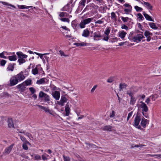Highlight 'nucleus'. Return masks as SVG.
<instances>
[{"instance_id":"f257e3e1","label":"nucleus","mask_w":161,"mask_h":161,"mask_svg":"<svg viewBox=\"0 0 161 161\" xmlns=\"http://www.w3.org/2000/svg\"><path fill=\"white\" fill-rule=\"evenodd\" d=\"M16 54L18 58V61L19 62V65H21L26 62L25 58L27 57V55L24 54L20 52H17Z\"/></svg>"},{"instance_id":"f03ea898","label":"nucleus","mask_w":161,"mask_h":161,"mask_svg":"<svg viewBox=\"0 0 161 161\" xmlns=\"http://www.w3.org/2000/svg\"><path fill=\"white\" fill-rule=\"evenodd\" d=\"M144 38V36L142 34H137L133 38L130 37V36L128 37L130 40L136 43L141 41V40Z\"/></svg>"},{"instance_id":"7ed1b4c3","label":"nucleus","mask_w":161,"mask_h":161,"mask_svg":"<svg viewBox=\"0 0 161 161\" xmlns=\"http://www.w3.org/2000/svg\"><path fill=\"white\" fill-rule=\"evenodd\" d=\"M140 121V116L137 114L135 118L134 123L133 124V125L136 128L142 130H143V129L141 128V126L139 125V123Z\"/></svg>"},{"instance_id":"20e7f679","label":"nucleus","mask_w":161,"mask_h":161,"mask_svg":"<svg viewBox=\"0 0 161 161\" xmlns=\"http://www.w3.org/2000/svg\"><path fill=\"white\" fill-rule=\"evenodd\" d=\"M19 82H20L25 80V78L24 72L22 71L14 75Z\"/></svg>"},{"instance_id":"39448f33","label":"nucleus","mask_w":161,"mask_h":161,"mask_svg":"<svg viewBox=\"0 0 161 161\" xmlns=\"http://www.w3.org/2000/svg\"><path fill=\"white\" fill-rule=\"evenodd\" d=\"M39 97L40 98L44 97V102L48 103L49 104V101L50 100V98L49 95L41 91L39 92Z\"/></svg>"},{"instance_id":"423d86ee","label":"nucleus","mask_w":161,"mask_h":161,"mask_svg":"<svg viewBox=\"0 0 161 161\" xmlns=\"http://www.w3.org/2000/svg\"><path fill=\"white\" fill-rule=\"evenodd\" d=\"M9 81V85L11 86H15L19 83L14 75L10 78Z\"/></svg>"},{"instance_id":"0eeeda50","label":"nucleus","mask_w":161,"mask_h":161,"mask_svg":"<svg viewBox=\"0 0 161 161\" xmlns=\"http://www.w3.org/2000/svg\"><path fill=\"white\" fill-rule=\"evenodd\" d=\"M140 107L142 109V112H146L148 111V108L146 104L142 101L140 102Z\"/></svg>"},{"instance_id":"6e6552de","label":"nucleus","mask_w":161,"mask_h":161,"mask_svg":"<svg viewBox=\"0 0 161 161\" xmlns=\"http://www.w3.org/2000/svg\"><path fill=\"white\" fill-rule=\"evenodd\" d=\"M14 146V144H12L10 145L9 147L5 148L3 152V154L5 155L9 154L13 148Z\"/></svg>"},{"instance_id":"1a4fd4ad","label":"nucleus","mask_w":161,"mask_h":161,"mask_svg":"<svg viewBox=\"0 0 161 161\" xmlns=\"http://www.w3.org/2000/svg\"><path fill=\"white\" fill-rule=\"evenodd\" d=\"M37 106L45 112L51 114H52V111L49 109L48 107H46L39 105H37Z\"/></svg>"},{"instance_id":"9d476101","label":"nucleus","mask_w":161,"mask_h":161,"mask_svg":"<svg viewBox=\"0 0 161 161\" xmlns=\"http://www.w3.org/2000/svg\"><path fill=\"white\" fill-rule=\"evenodd\" d=\"M141 3L144 5V6L147 8V9L150 10H152L153 9V6L151 5L148 2H146L142 0L141 2Z\"/></svg>"},{"instance_id":"9b49d317","label":"nucleus","mask_w":161,"mask_h":161,"mask_svg":"<svg viewBox=\"0 0 161 161\" xmlns=\"http://www.w3.org/2000/svg\"><path fill=\"white\" fill-rule=\"evenodd\" d=\"M93 35V39L94 41L99 40L100 39V38L102 36L99 31L94 32Z\"/></svg>"},{"instance_id":"f8f14e48","label":"nucleus","mask_w":161,"mask_h":161,"mask_svg":"<svg viewBox=\"0 0 161 161\" xmlns=\"http://www.w3.org/2000/svg\"><path fill=\"white\" fill-rule=\"evenodd\" d=\"M67 99L64 96H62L60 101L58 102V104L61 106H63L64 104L67 102Z\"/></svg>"},{"instance_id":"ddd939ff","label":"nucleus","mask_w":161,"mask_h":161,"mask_svg":"<svg viewBox=\"0 0 161 161\" xmlns=\"http://www.w3.org/2000/svg\"><path fill=\"white\" fill-rule=\"evenodd\" d=\"M26 84L25 83L23 82L22 83L18 85L17 87L19 90H21L22 92H24L25 90L26 87Z\"/></svg>"},{"instance_id":"4468645a","label":"nucleus","mask_w":161,"mask_h":161,"mask_svg":"<svg viewBox=\"0 0 161 161\" xmlns=\"http://www.w3.org/2000/svg\"><path fill=\"white\" fill-rule=\"evenodd\" d=\"M149 120L143 118L142 119L141 122V125L144 128L146 127L147 125L149 124Z\"/></svg>"},{"instance_id":"2eb2a0df","label":"nucleus","mask_w":161,"mask_h":161,"mask_svg":"<svg viewBox=\"0 0 161 161\" xmlns=\"http://www.w3.org/2000/svg\"><path fill=\"white\" fill-rule=\"evenodd\" d=\"M53 97L56 100L59 99L60 97V93L59 92L57 91H55L52 94Z\"/></svg>"},{"instance_id":"dca6fc26","label":"nucleus","mask_w":161,"mask_h":161,"mask_svg":"<svg viewBox=\"0 0 161 161\" xmlns=\"http://www.w3.org/2000/svg\"><path fill=\"white\" fill-rule=\"evenodd\" d=\"M78 25L77 21L76 20H74L72 21L71 26L74 29L77 30V27H78Z\"/></svg>"},{"instance_id":"f3484780","label":"nucleus","mask_w":161,"mask_h":161,"mask_svg":"<svg viewBox=\"0 0 161 161\" xmlns=\"http://www.w3.org/2000/svg\"><path fill=\"white\" fill-rule=\"evenodd\" d=\"M47 81V79L46 78H41L36 81V83L38 84H42Z\"/></svg>"},{"instance_id":"a211bd4d","label":"nucleus","mask_w":161,"mask_h":161,"mask_svg":"<svg viewBox=\"0 0 161 161\" xmlns=\"http://www.w3.org/2000/svg\"><path fill=\"white\" fill-rule=\"evenodd\" d=\"M89 31L87 29H86L83 30L82 36L84 37H87L89 36Z\"/></svg>"},{"instance_id":"6ab92c4d","label":"nucleus","mask_w":161,"mask_h":161,"mask_svg":"<svg viewBox=\"0 0 161 161\" xmlns=\"http://www.w3.org/2000/svg\"><path fill=\"white\" fill-rule=\"evenodd\" d=\"M126 34L127 33L124 31H119L118 32V36L123 39L125 38Z\"/></svg>"},{"instance_id":"aec40b11","label":"nucleus","mask_w":161,"mask_h":161,"mask_svg":"<svg viewBox=\"0 0 161 161\" xmlns=\"http://www.w3.org/2000/svg\"><path fill=\"white\" fill-rule=\"evenodd\" d=\"M142 14L147 20L152 21H154L152 19V17L150 16L148 14H147L145 12H142Z\"/></svg>"},{"instance_id":"412c9836","label":"nucleus","mask_w":161,"mask_h":161,"mask_svg":"<svg viewBox=\"0 0 161 161\" xmlns=\"http://www.w3.org/2000/svg\"><path fill=\"white\" fill-rule=\"evenodd\" d=\"M8 126L10 128L14 127V125L13 120L11 119H8L7 121Z\"/></svg>"},{"instance_id":"4be33fe9","label":"nucleus","mask_w":161,"mask_h":161,"mask_svg":"<svg viewBox=\"0 0 161 161\" xmlns=\"http://www.w3.org/2000/svg\"><path fill=\"white\" fill-rule=\"evenodd\" d=\"M28 145H31V144L29 142H26L25 143H23L22 144V148L25 150H27L28 147Z\"/></svg>"},{"instance_id":"5701e85b","label":"nucleus","mask_w":161,"mask_h":161,"mask_svg":"<svg viewBox=\"0 0 161 161\" xmlns=\"http://www.w3.org/2000/svg\"><path fill=\"white\" fill-rule=\"evenodd\" d=\"M59 16L61 17V18L69 16V15L68 14L64 12H60L59 14Z\"/></svg>"},{"instance_id":"b1692460","label":"nucleus","mask_w":161,"mask_h":161,"mask_svg":"<svg viewBox=\"0 0 161 161\" xmlns=\"http://www.w3.org/2000/svg\"><path fill=\"white\" fill-rule=\"evenodd\" d=\"M126 86H127L125 83H120L119 85V91H122L123 89H126Z\"/></svg>"},{"instance_id":"393cba45","label":"nucleus","mask_w":161,"mask_h":161,"mask_svg":"<svg viewBox=\"0 0 161 161\" xmlns=\"http://www.w3.org/2000/svg\"><path fill=\"white\" fill-rule=\"evenodd\" d=\"M59 19L61 20L62 21L64 22H67L68 23H69L70 22L69 16L68 17L61 18H59Z\"/></svg>"},{"instance_id":"a878e982","label":"nucleus","mask_w":161,"mask_h":161,"mask_svg":"<svg viewBox=\"0 0 161 161\" xmlns=\"http://www.w3.org/2000/svg\"><path fill=\"white\" fill-rule=\"evenodd\" d=\"M39 66V65H37L36 67L33 69L32 70V73L34 75H36L38 74V67Z\"/></svg>"},{"instance_id":"bb28decb","label":"nucleus","mask_w":161,"mask_h":161,"mask_svg":"<svg viewBox=\"0 0 161 161\" xmlns=\"http://www.w3.org/2000/svg\"><path fill=\"white\" fill-rule=\"evenodd\" d=\"M69 106L68 103L66 105L65 107V111L66 112V115L67 116L69 115Z\"/></svg>"},{"instance_id":"cd10ccee","label":"nucleus","mask_w":161,"mask_h":161,"mask_svg":"<svg viewBox=\"0 0 161 161\" xmlns=\"http://www.w3.org/2000/svg\"><path fill=\"white\" fill-rule=\"evenodd\" d=\"M112 128V126L110 125H105L103 128V130H104L111 131Z\"/></svg>"},{"instance_id":"c85d7f7f","label":"nucleus","mask_w":161,"mask_h":161,"mask_svg":"<svg viewBox=\"0 0 161 161\" xmlns=\"http://www.w3.org/2000/svg\"><path fill=\"white\" fill-rule=\"evenodd\" d=\"M111 19L112 20L115 21L117 20V16L114 12H112L111 14Z\"/></svg>"},{"instance_id":"c756f323","label":"nucleus","mask_w":161,"mask_h":161,"mask_svg":"<svg viewBox=\"0 0 161 161\" xmlns=\"http://www.w3.org/2000/svg\"><path fill=\"white\" fill-rule=\"evenodd\" d=\"M93 19V18H89L84 19L83 20L84 22L85 23L86 25L89 24V23L91 22V21Z\"/></svg>"},{"instance_id":"7c9ffc66","label":"nucleus","mask_w":161,"mask_h":161,"mask_svg":"<svg viewBox=\"0 0 161 161\" xmlns=\"http://www.w3.org/2000/svg\"><path fill=\"white\" fill-rule=\"evenodd\" d=\"M8 58L9 60L11 61H15L17 60L16 55L9 56L8 57Z\"/></svg>"},{"instance_id":"2f4dec72","label":"nucleus","mask_w":161,"mask_h":161,"mask_svg":"<svg viewBox=\"0 0 161 161\" xmlns=\"http://www.w3.org/2000/svg\"><path fill=\"white\" fill-rule=\"evenodd\" d=\"M87 44V43L82 42L81 43H75L74 44V45L76 46L77 47L83 46H86Z\"/></svg>"},{"instance_id":"473e14b6","label":"nucleus","mask_w":161,"mask_h":161,"mask_svg":"<svg viewBox=\"0 0 161 161\" xmlns=\"http://www.w3.org/2000/svg\"><path fill=\"white\" fill-rule=\"evenodd\" d=\"M18 8L21 9H28L30 7H32V6H27L25 5H18Z\"/></svg>"},{"instance_id":"72a5a7b5","label":"nucleus","mask_w":161,"mask_h":161,"mask_svg":"<svg viewBox=\"0 0 161 161\" xmlns=\"http://www.w3.org/2000/svg\"><path fill=\"white\" fill-rule=\"evenodd\" d=\"M14 66L12 64H10L7 67V69L8 71H12L14 70Z\"/></svg>"},{"instance_id":"f704fd0d","label":"nucleus","mask_w":161,"mask_h":161,"mask_svg":"<svg viewBox=\"0 0 161 161\" xmlns=\"http://www.w3.org/2000/svg\"><path fill=\"white\" fill-rule=\"evenodd\" d=\"M136 101V99L134 97H131L130 101V104L132 105H134V104L135 103Z\"/></svg>"},{"instance_id":"c9c22d12","label":"nucleus","mask_w":161,"mask_h":161,"mask_svg":"<svg viewBox=\"0 0 161 161\" xmlns=\"http://www.w3.org/2000/svg\"><path fill=\"white\" fill-rule=\"evenodd\" d=\"M34 53L36 54L37 55H38L40 58L42 60L44 59V58L43 57V56L44 55H46L47 54H48L49 53H44V54H41V53H39L36 52H34Z\"/></svg>"},{"instance_id":"e433bc0d","label":"nucleus","mask_w":161,"mask_h":161,"mask_svg":"<svg viewBox=\"0 0 161 161\" xmlns=\"http://www.w3.org/2000/svg\"><path fill=\"white\" fill-rule=\"evenodd\" d=\"M149 25L152 29H156L158 28V27L156 26V25L154 23H149Z\"/></svg>"},{"instance_id":"4c0bfd02","label":"nucleus","mask_w":161,"mask_h":161,"mask_svg":"<svg viewBox=\"0 0 161 161\" xmlns=\"http://www.w3.org/2000/svg\"><path fill=\"white\" fill-rule=\"evenodd\" d=\"M134 8L136 11L137 12H141L143 10L142 8L140 7L137 6H135L134 7Z\"/></svg>"},{"instance_id":"58836bf2","label":"nucleus","mask_w":161,"mask_h":161,"mask_svg":"<svg viewBox=\"0 0 161 161\" xmlns=\"http://www.w3.org/2000/svg\"><path fill=\"white\" fill-rule=\"evenodd\" d=\"M149 97L150 98L151 100H152V101H155L156 99L157 98V97L156 95H152Z\"/></svg>"},{"instance_id":"ea45409f","label":"nucleus","mask_w":161,"mask_h":161,"mask_svg":"<svg viewBox=\"0 0 161 161\" xmlns=\"http://www.w3.org/2000/svg\"><path fill=\"white\" fill-rule=\"evenodd\" d=\"M85 25L86 24L83 20L81 21L79 25L80 26L81 28H84L85 27Z\"/></svg>"},{"instance_id":"a19ab883","label":"nucleus","mask_w":161,"mask_h":161,"mask_svg":"<svg viewBox=\"0 0 161 161\" xmlns=\"http://www.w3.org/2000/svg\"><path fill=\"white\" fill-rule=\"evenodd\" d=\"M19 136H20V139L23 142V143H25L26 142H28L24 137L21 136L19 134Z\"/></svg>"},{"instance_id":"79ce46f5","label":"nucleus","mask_w":161,"mask_h":161,"mask_svg":"<svg viewBox=\"0 0 161 161\" xmlns=\"http://www.w3.org/2000/svg\"><path fill=\"white\" fill-rule=\"evenodd\" d=\"M137 16L138 17V18L139 19L141 20H143L144 19V17L141 13L137 14Z\"/></svg>"},{"instance_id":"37998d69","label":"nucleus","mask_w":161,"mask_h":161,"mask_svg":"<svg viewBox=\"0 0 161 161\" xmlns=\"http://www.w3.org/2000/svg\"><path fill=\"white\" fill-rule=\"evenodd\" d=\"M29 90L32 94H34L36 92L35 89L33 87L29 88Z\"/></svg>"},{"instance_id":"c03bdc74","label":"nucleus","mask_w":161,"mask_h":161,"mask_svg":"<svg viewBox=\"0 0 161 161\" xmlns=\"http://www.w3.org/2000/svg\"><path fill=\"white\" fill-rule=\"evenodd\" d=\"M110 32V30L109 29V28H107L105 31L104 32V33L105 35H108L109 36V33Z\"/></svg>"},{"instance_id":"a18cd8bd","label":"nucleus","mask_w":161,"mask_h":161,"mask_svg":"<svg viewBox=\"0 0 161 161\" xmlns=\"http://www.w3.org/2000/svg\"><path fill=\"white\" fill-rule=\"evenodd\" d=\"M86 0H81L79 4L80 5L84 7L85 5Z\"/></svg>"},{"instance_id":"49530a36","label":"nucleus","mask_w":161,"mask_h":161,"mask_svg":"<svg viewBox=\"0 0 161 161\" xmlns=\"http://www.w3.org/2000/svg\"><path fill=\"white\" fill-rule=\"evenodd\" d=\"M153 34L152 33L148 31H146L144 32V35L146 37H147L149 36H152Z\"/></svg>"},{"instance_id":"de8ad7c7","label":"nucleus","mask_w":161,"mask_h":161,"mask_svg":"<svg viewBox=\"0 0 161 161\" xmlns=\"http://www.w3.org/2000/svg\"><path fill=\"white\" fill-rule=\"evenodd\" d=\"M109 38L108 35H105L104 36L102 40L106 41H108Z\"/></svg>"},{"instance_id":"09e8293b","label":"nucleus","mask_w":161,"mask_h":161,"mask_svg":"<svg viewBox=\"0 0 161 161\" xmlns=\"http://www.w3.org/2000/svg\"><path fill=\"white\" fill-rule=\"evenodd\" d=\"M121 18L122 20L124 23L127 22L128 20L129 19V18L128 17H121Z\"/></svg>"},{"instance_id":"8fccbe9b","label":"nucleus","mask_w":161,"mask_h":161,"mask_svg":"<svg viewBox=\"0 0 161 161\" xmlns=\"http://www.w3.org/2000/svg\"><path fill=\"white\" fill-rule=\"evenodd\" d=\"M63 157L64 159V161H70V158L69 157L63 155Z\"/></svg>"},{"instance_id":"3c124183","label":"nucleus","mask_w":161,"mask_h":161,"mask_svg":"<svg viewBox=\"0 0 161 161\" xmlns=\"http://www.w3.org/2000/svg\"><path fill=\"white\" fill-rule=\"evenodd\" d=\"M26 84V86L30 85L31 83V80H27L25 81L24 82Z\"/></svg>"},{"instance_id":"603ef678","label":"nucleus","mask_w":161,"mask_h":161,"mask_svg":"<svg viewBox=\"0 0 161 161\" xmlns=\"http://www.w3.org/2000/svg\"><path fill=\"white\" fill-rule=\"evenodd\" d=\"M50 87L52 91H56L57 90L56 87L53 85H51Z\"/></svg>"},{"instance_id":"864d4df0","label":"nucleus","mask_w":161,"mask_h":161,"mask_svg":"<svg viewBox=\"0 0 161 161\" xmlns=\"http://www.w3.org/2000/svg\"><path fill=\"white\" fill-rule=\"evenodd\" d=\"M151 99L149 98V97H147L145 101V103H146L147 104H151L150 102H151Z\"/></svg>"},{"instance_id":"5fc2aeb1","label":"nucleus","mask_w":161,"mask_h":161,"mask_svg":"<svg viewBox=\"0 0 161 161\" xmlns=\"http://www.w3.org/2000/svg\"><path fill=\"white\" fill-rule=\"evenodd\" d=\"M114 81V78L113 77H111L108 79L107 82L108 83H112Z\"/></svg>"},{"instance_id":"6e6d98bb","label":"nucleus","mask_w":161,"mask_h":161,"mask_svg":"<svg viewBox=\"0 0 161 161\" xmlns=\"http://www.w3.org/2000/svg\"><path fill=\"white\" fill-rule=\"evenodd\" d=\"M19 155L22 158H28V157L26 155V154L25 153H23L19 154Z\"/></svg>"},{"instance_id":"4d7b16f0","label":"nucleus","mask_w":161,"mask_h":161,"mask_svg":"<svg viewBox=\"0 0 161 161\" xmlns=\"http://www.w3.org/2000/svg\"><path fill=\"white\" fill-rule=\"evenodd\" d=\"M5 52H3L2 53H0V57L1 58H3L4 59L7 58V57L4 56V53H5Z\"/></svg>"},{"instance_id":"13d9d810","label":"nucleus","mask_w":161,"mask_h":161,"mask_svg":"<svg viewBox=\"0 0 161 161\" xmlns=\"http://www.w3.org/2000/svg\"><path fill=\"white\" fill-rule=\"evenodd\" d=\"M35 159L36 160H39L41 159V157L40 155H36L35 156Z\"/></svg>"},{"instance_id":"bf43d9fd","label":"nucleus","mask_w":161,"mask_h":161,"mask_svg":"<svg viewBox=\"0 0 161 161\" xmlns=\"http://www.w3.org/2000/svg\"><path fill=\"white\" fill-rule=\"evenodd\" d=\"M133 114V112L131 111V112L129 113L127 117V120L128 121L129 119L131 117Z\"/></svg>"},{"instance_id":"052dcab7","label":"nucleus","mask_w":161,"mask_h":161,"mask_svg":"<svg viewBox=\"0 0 161 161\" xmlns=\"http://www.w3.org/2000/svg\"><path fill=\"white\" fill-rule=\"evenodd\" d=\"M18 131L17 132V133L18 134V135L19 134V133H23L25 134V131L23 130H19L17 129Z\"/></svg>"},{"instance_id":"680f3d73","label":"nucleus","mask_w":161,"mask_h":161,"mask_svg":"<svg viewBox=\"0 0 161 161\" xmlns=\"http://www.w3.org/2000/svg\"><path fill=\"white\" fill-rule=\"evenodd\" d=\"M121 28L122 29H124L126 30H127L128 29V27L126 25L123 24V25H122L121 26Z\"/></svg>"},{"instance_id":"e2e57ef3","label":"nucleus","mask_w":161,"mask_h":161,"mask_svg":"<svg viewBox=\"0 0 161 161\" xmlns=\"http://www.w3.org/2000/svg\"><path fill=\"white\" fill-rule=\"evenodd\" d=\"M127 94L128 95H129L130 97H132L133 96V94L130 91V92H129V91H127Z\"/></svg>"},{"instance_id":"0e129e2a","label":"nucleus","mask_w":161,"mask_h":161,"mask_svg":"<svg viewBox=\"0 0 161 161\" xmlns=\"http://www.w3.org/2000/svg\"><path fill=\"white\" fill-rule=\"evenodd\" d=\"M61 27V28L65 30L66 31H69V32H70V30L69 28H67L66 26H62Z\"/></svg>"},{"instance_id":"69168bd1","label":"nucleus","mask_w":161,"mask_h":161,"mask_svg":"<svg viewBox=\"0 0 161 161\" xmlns=\"http://www.w3.org/2000/svg\"><path fill=\"white\" fill-rule=\"evenodd\" d=\"M115 112L114 110H113L112 113L110 114V118H113L115 116Z\"/></svg>"},{"instance_id":"338daca9","label":"nucleus","mask_w":161,"mask_h":161,"mask_svg":"<svg viewBox=\"0 0 161 161\" xmlns=\"http://www.w3.org/2000/svg\"><path fill=\"white\" fill-rule=\"evenodd\" d=\"M124 6L126 7H128L130 9H131L132 8V7L131 5L128 3H125L124 5Z\"/></svg>"},{"instance_id":"774afa93","label":"nucleus","mask_w":161,"mask_h":161,"mask_svg":"<svg viewBox=\"0 0 161 161\" xmlns=\"http://www.w3.org/2000/svg\"><path fill=\"white\" fill-rule=\"evenodd\" d=\"M6 63V61L4 60H2L1 62V65L2 66H4Z\"/></svg>"}]
</instances>
